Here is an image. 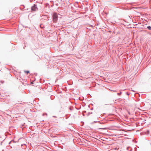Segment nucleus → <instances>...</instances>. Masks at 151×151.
<instances>
[{"instance_id": "obj_1", "label": "nucleus", "mask_w": 151, "mask_h": 151, "mask_svg": "<svg viewBox=\"0 0 151 151\" xmlns=\"http://www.w3.org/2000/svg\"><path fill=\"white\" fill-rule=\"evenodd\" d=\"M58 20V15L56 13H54L53 15V21L54 22H56Z\"/></svg>"}, {"instance_id": "obj_2", "label": "nucleus", "mask_w": 151, "mask_h": 151, "mask_svg": "<svg viewBox=\"0 0 151 151\" xmlns=\"http://www.w3.org/2000/svg\"><path fill=\"white\" fill-rule=\"evenodd\" d=\"M31 9L32 11H36L37 10V8L36 7V6L34 4L33 6H32Z\"/></svg>"}, {"instance_id": "obj_3", "label": "nucleus", "mask_w": 151, "mask_h": 151, "mask_svg": "<svg viewBox=\"0 0 151 151\" xmlns=\"http://www.w3.org/2000/svg\"><path fill=\"white\" fill-rule=\"evenodd\" d=\"M147 28H148V29H151V27L150 26H148L147 27Z\"/></svg>"}, {"instance_id": "obj_4", "label": "nucleus", "mask_w": 151, "mask_h": 151, "mask_svg": "<svg viewBox=\"0 0 151 151\" xmlns=\"http://www.w3.org/2000/svg\"><path fill=\"white\" fill-rule=\"evenodd\" d=\"M25 72H26L27 73V74L29 73V71H25Z\"/></svg>"}, {"instance_id": "obj_5", "label": "nucleus", "mask_w": 151, "mask_h": 151, "mask_svg": "<svg viewBox=\"0 0 151 151\" xmlns=\"http://www.w3.org/2000/svg\"><path fill=\"white\" fill-rule=\"evenodd\" d=\"M120 93H118V95H120Z\"/></svg>"}, {"instance_id": "obj_6", "label": "nucleus", "mask_w": 151, "mask_h": 151, "mask_svg": "<svg viewBox=\"0 0 151 151\" xmlns=\"http://www.w3.org/2000/svg\"><path fill=\"white\" fill-rule=\"evenodd\" d=\"M101 129H105L104 128H101Z\"/></svg>"}]
</instances>
